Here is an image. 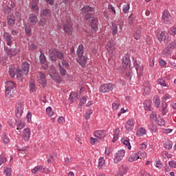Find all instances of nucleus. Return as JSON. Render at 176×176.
Returning <instances> with one entry per match:
<instances>
[{
  "label": "nucleus",
  "instance_id": "25",
  "mask_svg": "<svg viewBox=\"0 0 176 176\" xmlns=\"http://www.w3.org/2000/svg\"><path fill=\"white\" fill-rule=\"evenodd\" d=\"M40 14L42 17H52V10L47 8L43 9L41 10Z\"/></svg>",
  "mask_w": 176,
  "mask_h": 176
},
{
  "label": "nucleus",
  "instance_id": "7",
  "mask_svg": "<svg viewBox=\"0 0 176 176\" xmlns=\"http://www.w3.org/2000/svg\"><path fill=\"white\" fill-rule=\"evenodd\" d=\"M126 155V151L124 150H120L114 155V163L118 164L120 162H122L124 158V155Z\"/></svg>",
  "mask_w": 176,
  "mask_h": 176
},
{
  "label": "nucleus",
  "instance_id": "17",
  "mask_svg": "<svg viewBox=\"0 0 176 176\" xmlns=\"http://www.w3.org/2000/svg\"><path fill=\"white\" fill-rule=\"evenodd\" d=\"M38 23V16L35 14H30L28 18V24L30 27H33V25H36Z\"/></svg>",
  "mask_w": 176,
  "mask_h": 176
},
{
  "label": "nucleus",
  "instance_id": "1",
  "mask_svg": "<svg viewBox=\"0 0 176 176\" xmlns=\"http://www.w3.org/2000/svg\"><path fill=\"white\" fill-rule=\"evenodd\" d=\"M76 54L78 56L77 63L81 65V67H85L86 63H87V57L84 56L85 54V47L83 44H80L78 47Z\"/></svg>",
  "mask_w": 176,
  "mask_h": 176
},
{
  "label": "nucleus",
  "instance_id": "36",
  "mask_svg": "<svg viewBox=\"0 0 176 176\" xmlns=\"http://www.w3.org/2000/svg\"><path fill=\"white\" fill-rule=\"evenodd\" d=\"M111 31L113 36L118 34V25L115 22L111 23Z\"/></svg>",
  "mask_w": 176,
  "mask_h": 176
},
{
  "label": "nucleus",
  "instance_id": "12",
  "mask_svg": "<svg viewBox=\"0 0 176 176\" xmlns=\"http://www.w3.org/2000/svg\"><path fill=\"white\" fill-rule=\"evenodd\" d=\"M5 52L8 56V57H15V56L20 53V49L17 48H9L8 47H4Z\"/></svg>",
  "mask_w": 176,
  "mask_h": 176
},
{
  "label": "nucleus",
  "instance_id": "44",
  "mask_svg": "<svg viewBox=\"0 0 176 176\" xmlns=\"http://www.w3.org/2000/svg\"><path fill=\"white\" fill-rule=\"evenodd\" d=\"M164 145L165 149H168V151H170V149L173 148V142L168 141L166 143H164Z\"/></svg>",
  "mask_w": 176,
  "mask_h": 176
},
{
  "label": "nucleus",
  "instance_id": "31",
  "mask_svg": "<svg viewBox=\"0 0 176 176\" xmlns=\"http://www.w3.org/2000/svg\"><path fill=\"white\" fill-rule=\"evenodd\" d=\"M33 3H32V9L34 10V12H38L39 11V7L38 6V3L39 2V0H32Z\"/></svg>",
  "mask_w": 176,
  "mask_h": 176
},
{
  "label": "nucleus",
  "instance_id": "32",
  "mask_svg": "<svg viewBox=\"0 0 176 176\" xmlns=\"http://www.w3.org/2000/svg\"><path fill=\"white\" fill-rule=\"evenodd\" d=\"M121 142L127 146L128 149H131V144H130V140L128 138H124L121 139Z\"/></svg>",
  "mask_w": 176,
  "mask_h": 176
},
{
  "label": "nucleus",
  "instance_id": "47",
  "mask_svg": "<svg viewBox=\"0 0 176 176\" xmlns=\"http://www.w3.org/2000/svg\"><path fill=\"white\" fill-rule=\"evenodd\" d=\"M12 169L10 168L4 167V174H6V176H12Z\"/></svg>",
  "mask_w": 176,
  "mask_h": 176
},
{
  "label": "nucleus",
  "instance_id": "49",
  "mask_svg": "<svg viewBox=\"0 0 176 176\" xmlns=\"http://www.w3.org/2000/svg\"><path fill=\"white\" fill-rule=\"evenodd\" d=\"M134 38L136 41H138L141 38V30H136V32L134 34Z\"/></svg>",
  "mask_w": 176,
  "mask_h": 176
},
{
  "label": "nucleus",
  "instance_id": "20",
  "mask_svg": "<svg viewBox=\"0 0 176 176\" xmlns=\"http://www.w3.org/2000/svg\"><path fill=\"white\" fill-rule=\"evenodd\" d=\"M95 137L99 138V140H102L107 137V131L105 130H98L94 133Z\"/></svg>",
  "mask_w": 176,
  "mask_h": 176
},
{
  "label": "nucleus",
  "instance_id": "15",
  "mask_svg": "<svg viewBox=\"0 0 176 176\" xmlns=\"http://www.w3.org/2000/svg\"><path fill=\"white\" fill-rule=\"evenodd\" d=\"M157 38L160 42H164V43H168V34L166 32H162L161 34L157 35Z\"/></svg>",
  "mask_w": 176,
  "mask_h": 176
},
{
  "label": "nucleus",
  "instance_id": "22",
  "mask_svg": "<svg viewBox=\"0 0 176 176\" xmlns=\"http://www.w3.org/2000/svg\"><path fill=\"white\" fill-rule=\"evenodd\" d=\"M144 94H149L151 93V84L149 81H146L143 84Z\"/></svg>",
  "mask_w": 176,
  "mask_h": 176
},
{
  "label": "nucleus",
  "instance_id": "64",
  "mask_svg": "<svg viewBox=\"0 0 176 176\" xmlns=\"http://www.w3.org/2000/svg\"><path fill=\"white\" fill-rule=\"evenodd\" d=\"M158 124L160 126H164V124H166V121H164V119L160 118L158 120Z\"/></svg>",
  "mask_w": 176,
  "mask_h": 176
},
{
  "label": "nucleus",
  "instance_id": "11",
  "mask_svg": "<svg viewBox=\"0 0 176 176\" xmlns=\"http://www.w3.org/2000/svg\"><path fill=\"white\" fill-rule=\"evenodd\" d=\"M63 28L65 34L72 35L74 28H72V23L71 21H67L66 23H63Z\"/></svg>",
  "mask_w": 176,
  "mask_h": 176
},
{
  "label": "nucleus",
  "instance_id": "58",
  "mask_svg": "<svg viewBox=\"0 0 176 176\" xmlns=\"http://www.w3.org/2000/svg\"><path fill=\"white\" fill-rule=\"evenodd\" d=\"M86 97H82L80 100V104H78L79 108H80V107H82V104H86Z\"/></svg>",
  "mask_w": 176,
  "mask_h": 176
},
{
  "label": "nucleus",
  "instance_id": "23",
  "mask_svg": "<svg viewBox=\"0 0 176 176\" xmlns=\"http://www.w3.org/2000/svg\"><path fill=\"white\" fill-rule=\"evenodd\" d=\"M31 135V130L27 128L23 130V141H29Z\"/></svg>",
  "mask_w": 176,
  "mask_h": 176
},
{
  "label": "nucleus",
  "instance_id": "9",
  "mask_svg": "<svg viewBox=\"0 0 176 176\" xmlns=\"http://www.w3.org/2000/svg\"><path fill=\"white\" fill-rule=\"evenodd\" d=\"M114 87L115 85L112 83L103 84L100 87V93H109L110 91H112L113 90Z\"/></svg>",
  "mask_w": 176,
  "mask_h": 176
},
{
  "label": "nucleus",
  "instance_id": "59",
  "mask_svg": "<svg viewBox=\"0 0 176 176\" xmlns=\"http://www.w3.org/2000/svg\"><path fill=\"white\" fill-rule=\"evenodd\" d=\"M149 129L151 130V133H156V131L157 130V126L155 124H153L151 126L149 127Z\"/></svg>",
  "mask_w": 176,
  "mask_h": 176
},
{
  "label": "nucleus",
  "instance_id": "37",
  "mask_svg": "<svg viewBox=\"0 0 176 176\" xmlns=\"http://www.w3.org/2000/svg\"><path fill=\"white\" fill-rule=\"evenodd\" d=\"M158 85H160V86H162V87H170V85L167 83H166V80L163 78H159L157 80Z\"/></svg>",
  "mask_w": 176,
  "mask_h": 176
},
{
  "label": "nucleus",
  "instance_id": "24",
  "mask_svg": "<svg viewBox=\"0 0 176 176\" xmlns=\"http://www.w3.org/2000/svg\"><path fill=\"white\" fill-rule=\"evenodd\" d=\"M168 104L166 102H162L161 104V107L160 109V112H162V114L163 115V116H164L165 115H167V113H168V109H167Z\"/></svg>",
  "mask_w": 176,
  "mask_h": 176
},
{
  "label": "nucleus",
  "instance_id": "4",
  "mask_svg": "<svg viewBox=\"0 0 176 176\" xmlns=\"http://www.w3.org/2000/svg\"><path fill=\"white\" fill-rule=\"evenodd\" d=\"M85 19V20L89 21V25H91L92 30H94L95 32H97L98 31V25L97 24L98 19L94 17L93 14L90 12L86 14Z\"/></svg>",
  "mask_w": 176,
  "mask_h": 176
},
{
  "label": "nucleus",
  "instance_id": "50",
  "mask_svg": "<svg viewBox=\"0 0 176 176\" xmlns=\"http://www.w3.org/2000/svg\"><path fill=\"white\" fill-rule=\"evenodd\" d=\"M168 32L170 35L175 36L176 35V28L175 27H172V28H169Z\"/></svg>",
  "mask_w": 176,
  "mask_h": 176
},
{
  "label": "nucleus",
  "instance_id": "21",
  "mask_svg": "<svg viewBox=\"0 0 176 176\" xmlns=\"http://www.w3.org/2000/svg\"><path fill=\"white\" fill-rule=\"evenodd\" d=\"M116 45V43H115V41H113V40H111L110 41H109L106 46L107 52L109 53H113V50H115Z\"/></svg>",
  "mask_w": 176,
  "mask_h": 176
},
{
  "label": "nucleus",
  "instance_id": "42",
  "mask_svg": "<svg viewBox=\"0 0 176 176\" xmlns=\"http://www.w3.org/2000/svg\"><path fill=\"white\" fill-rule=\"evenodd\" d=\"M1 138H2V141L4 144H8L10 142L8 135L5 133H3L2 134Z\"/></svg>",
  "mask_w": 176,
  "mask_h": 176
},
{
  "label": "nucleus",
  "instance_id": "43",
  "mask_svg": "<svg viewBox=\"0 0 176 176\" xmlns=\"http://www.w3.org/2000/svg\"><path fill=\"white\" fill-rule=\"evenodd\" d=\"M53 80H54L55 82H57V83H61L63 79H61V78H60V76H58V74H55L54 76L52 77Z\"/></svg>",
  "mask_w": 176,
  "mask_h": 176
},
{
  "label": "nucleus",
  "instance_id": "39",
  "mask_svg": "<svg viewBox=\"0 0 176 176\" xmlns=\"http://www.w3.org/2000/svg\"><path fill=\"white\" fill-rule=\"evenodd\" d=\"M21 14H22V12L21 10H16L15 12V19L18 21H21L22 18H21Z\"/></svg>",
  "mask_w": 176,
  "mask_h": 176
},
{
  "label": "nucleus",
  "instance_id": "62",
  "mask_svg": "<svg viewBox=\"0 0 176 176\" xmlns=\"http://www.w3.org/2000/svg\"><path fill=\"white\" fill-rule=\"evenodd\" d=\"M9 74H10V76H11V78H14V76H16V70L14 72V70L10 69Z\"/></svg>",
  "mask_w": 176,
  "mask_h": 176
},
{
  "label": "nucleus",
  "instance_id": "2",
  "mask_svg": "<svg viewBox=\"0 0 176 176\" xmlns=\"http://www.w3.org/2000/svg\"><path fill=\"white\" fill-rule=\"evenodd\" d=\"M28 72H30V63H28L27 61H25L22 64L21 69H16V75L17 79H19V80H23V75L28 74Z\"/></svg>",
  "mask_w": 176,
  "mask_h": 176
},
{
  "label": "nucleus",
  "instance_id": "35",
  "mask_svg": "<svg viewBox=\"0 0 176 176\" xmlns=\"http://www.w3.org/2000/svg\"><path fill=\"white\" fill-rule=\"evenodd\" d=\"M145 134H146V129H145V128H140L136 132L138 137H142L145 135Z\"/></svg>",
  "mask_w": 176,
  "mask_h": 176
},
{
  "label": "nucleus",
  "instance_id": "61",
  "mask_svg": "<svg viewBox=\"0 0 176 176\" xmlns=\"http://www.w3.org/2000/svg\"><path fill=\"white\" fill-rule=\"evenodd\" d=\"M25 126V124H24L23 122H20L17 124L16 130H21L22 129H24Z\"/></svg>",
  "mask_w": 176,
  "mask_h": 176
},
{
  "label": "nucleus",
  "instance_id": "55",
  "mask_svg": "<svg viewBox=\"0 0 176 176\" xmlns=\"http://www.w3.org/2000/svg\"><path fill=\"white\" fill-rule=\"evenodd\" d=\"M105 164V160L104 157L99 158L98 167H102Z\"/></svg>",
  "mask_w": 176,
  "mask_h": 176
},
{
  "label": "nucleus",
  "instance_id": "54",
  "mask_svg": "<svg viewBox=\"0 0 176 176\" xmlns=\"http://www.w3.org/2000/svg\"><path fill=\"white\" fill-rule=\"evenodd\" d=\"M128 23L129 25H133L134 23V18L133 17V14L128 17Z\"/></svg>",
  "mask_w": 176,
  "mask_h": 176
},
{
  "label": "nucleus",
  "instance_id": "41",
  "mask_svg": "<svg viewBox=\"0 0 176 176\" xmlns=\"http://www.w3.org/2000/svg\"><path fill=\"white\" fill-rule=\"evenodd\" d=\"M143 104L146 111H151V100H144Z\"/></svg>",
  "mask_w": 176,
  "mask_h": 176
},
{
  "label": "nucleus",
  "instance_id": "38",
  "mask_svg": "<svg viewBox=\"0 0 176 176\" xmlns=\"http://www.w3.org/2000/svg\"><path fill=\"white\" fill-rule=\"evenodd\" d=\"M153 101L156 107V108H159L160 107V97L157 96H155L153 97Z\"/></svg>",
  "mask_w": 176,
  "mask_h": 176
},
{
  "label": "nucleus",
  "instance_id": "48",
  "mask_svg": "<svg viewBox=\"0 0 176 176\" xmlns=\"http://www.w3.org/2000/svg\"><path fill=\"white\" fill-rule=\"evenodd\" d=\"M46 112L48 116H53L54 115V111H53L51 107L46 109Z\"/></svg>",
  "mask_w": 176,
  "mask_h": 176
},
{
  "label": "nucleus",
  "instance_id": "53",
  "mask_svg": "<svg viewBox=\"0 0 176 176\" xmlns=\"http://www.w3.org/2000/svg\"><path fill=\"white\" fill-rule=\"evenodd\" d=\"M38 24L41 27L46 25V19L45 17L41 18L40 21L38 22Z\"/></svg>",
  "mask_w": 176,
  "mask_h": 176
},
{
  "label": "nucleus",
  "instance_id": "51",
  "mask_svg": "<svg viewBox=\"0 0 176 176\" xmlns=\"http://www.w3.org/2000/svg\"><path fill=\"white\" fill-rule=\"evenodd\" d=\"M25 33L27 34V36H31V28L30 27V25L25 28Z\"/></svg>",
  "mask_w": 176,
  "mask_h": 176
},
{
  "label": "nucleus",
  "instance_id": "60",
  "mask_svg": "<svg viewBox=\"0 0 176 176\" xmlns=\"http://www.w3.org/2000/svg\"><path fill=\"white\" fill-rule=\"evenodd\" d=\"M3 163H6V157L3 155H0V166H2Z\"/></svg>",
  "mask_w": 176,
  "mask_h": 176
},
{
  "label": "nucleus",
  "instance_id": "30",
  "mask_svg": "<svg viewBox=\"0 0 176 176\" xmlns=\"http://www.w3.org/2000/svg\"><path fill=\"white\" fill-rule=\"evenodd\" d=\"M78 98V94L75 92H72L69 95V102L70 104H74L75 102V100Z\"/></svg>",
  "mask_w": 176,
  "mask_h": 176
},
{
  "label": "nucleus",
  "instance_id": "52",
  "mask_svg": "<svg viewBox=\"0 0 176 176\" xmlns=\"http://www.w3.org/2000/svg\"><path fill=\"white\" fill-rule=\"evenodd\" d=\"M30 90L32 93H34V91H36V87L35 86V83L31 82L30 84Z\"/></svg>",
  "mask_w": 176,
  "mask_h": 176
},
{
  "label": "nucleus",
  "instance_id": "5",
  "mask_svg": "<svg viewBox=\"0 0 176 176\" xmlns=\"http://www.w3.org/2000/svg\"><path fill=\"white\" fill-rule=\"evenodd\" d=\"M49 56L51 61H57V58L59 60L64 58V53L57 49L49 50Z\"/></svg>",
  "mask_w": 176,
  "mask_h": 176
},
{
  "label": "nucleus",
  "instance_id": "63",
  "mask_svg": "<svg viewBox=\"0 0 176 176\" xmlns=\"http://www.w3.org/2000/svg\"><path fill=\"white\" fill-rule=\"evenodd\" d=\"M62 65L63 67H65V68H68V67H69V64L68 63V61L65 60H62Z\"/></svg>",
  "mask_w": 176,
  "mask_h": 176
},
{
  "label": "nucleus",
  "instance_id": "28",
  "mask_svg": "<svg viewBox=\"0 0 176 176\" xmlns=\"http://www.w3.org/2000/svg\"><path fill=\"white\" fill-rule=\"evenodd\" d=\"M39 171H40V173H43L45 171V168H43V166H37L32 170V173L33 174H38V173H39Z\"/></svg>",
  "mask_w": 176,
  "mask_h": 176
},
{
  "label": "nucleus",
  "instance_id": "45",
  "mask_svg": "<svg viewBox=\"0 0 176 176\" xmlns=\"http://www.w3.org/2000/svg\"><path fill=\"white\" fill-rule=\"evenodd\" d=\"M58 67L60 69V75H62V76H65V75L67 74V70H65V69H64V67L61 66V64H59Z\"/></svg>",
  "mask_w": 176,
  "mask_h": 176
},
{
  "label": "nucleus",
  "instance_id": "13",
  "mask_svg": "<svg viewBox=\"0 0 176 176\" xmlns=\"http://www.w3.org/2000/svg\"><path fill=\"white\" fill-rule=\"evenodd\" d=\"M162 19L165 24H171V21H173V16H171L168 10H165L162 12Z\"/></svg>",
  "mask_w": 176,
  "mask_h": 176
},
{
  "label": "nucleus",
  "instance_id": "10",
  "mask_svg": "<svg viewBox=\"0 0 176 176\" xmlns=\"http://www.w3.org/2000/svg\"><path fill=\"white\" fill-rule=\"evenodd\" d=\"M176 47V43L171 42L164 48L163 51L164 56H170L173 50Z\"/></svg>",
  "mask_w": 176,
  "mask_h": 176
},
{
  "label": "nucleus",
  "instance_id": "57",
  "mask_svg": "<svg viewBox=\"0 0 176 176\" xmlns=\"http://www.w3.org/2000/svg\"><path fill=\"white\" fill-rule=\"evenodd\" d=\"M168 165L170 166V167H172L173 168H176V161L175 160L169 161Z\"/></svg>",
  "mask_w": 176,
  "mask_h": 176
},
{
  "label": "nucleus",
  "instance_id": "33",
  "mask_svg": "<svg viewBox=\"0 0 176 176\" xmlns=\"http://www.w3.org/2000/svg\"><path fill=\"white\" fill-rule=\"evenodd\" d=\"M119 133H120V130H119V128L116 129L113 131V138L112 140V142H116L119 139Z\"/></svg>",
  "mask_w": 176,
  "mask_h": 176
},
{
  "label": "nucleus",
  "instance_id": "16",
  "mask_svg": "<svg viewBox=\"0 0 176 176\" xmlns=\"http://www.w3.org/2000/svg\"><path fill=\"white\" fill-rule=\"evenodd\" d=\"M40 53L39 60L41 64H42L43 69L46 70L49 68V65H47V62H46V56H45V54L42 52L41 50H40Z\"/></svg>",
  "mask_w": 176,
  "mask_h": 176
},
{
  "label": "nucleus",
  "instance_id": "6",
  "mask_svg": "<svg viewBox=\"0 0 176 176\" xmlns=\"http://www.w3.org/2000/svg\"><path fill=\"white\" fill-rule=\"evenodd\" d=\"M14 87H16V85H14V82L12 81H8L7 82V85H6V97L10 98V97L13 96V93H14Z\"/></svg>",
  "mask_w": 176,
  "mask_h": 176
},
{
  "label": "nucleus",
  "instance_id": "3",
  "mask_svg": "<svg viewBox=\"0 0 176 176\" xmlns=\"http://www.w3.org/2000/svg\"><path fill=\"white\" fill-rule=\"evenodd\" d=\"M131 62L129 58H122V67L126 69V76L128 80H131V76H133V70H131Z\"/></svg>",
  "mask_w": 176,
  "mask_h": 176
},
{
  "label": "nucleus",
  "instance_id": "19",
  "mask_svg": "<svg viewBox=\"0 0 176 176\" xmlns=\"http://www.w3.org/2000/svg\"><path fill=\"white\" fill-rule=\"evenodd\" d=\"M3 38L6 42H7L8 46H11L12 43H13V38L12 37V34L9 32H4L3 35Z\"/></svg>",
  "mask_w": 176,
  "mask_h": 176
},
{
  "label": "nucleus",
  "instance_id": "8",
  "mask_svg": "<svg viewBox=\"0 0 176 176\" xmlns=\"http://www.w3.org/2000/svg\"><path fill=\"white\" fill-rule=\"evenodd\" d=\"M24 112V103L17 102L15 106V115L16 118H21Z\"/></svg>",
  "mask_w": 176,
  "mask_h": 176
},
{
  "label": "nucleus",
  "instance_id": "29",
  "mask_svg": "<svg viewBox=\"0 0 176 176\" xmlns=\"http://www.w3.org/2000/svg\"><path fill=\"white\" fill-rule=\"evenodd\" d=\"M93 10H94V8L87 6H84L82 9H81V13L82 14H86V13H89V12H93Z\"/></svg>",
  "mask_w": 176,
  "mask_h": 176
},
{
  "label": "nucleus",
  "instance_id": "34",
  "mask_svg": "<svg viewBox=\"0 0 176 176\" xmlns=\"http://www.w3.org/2000/svg\"><path fill=\"white\" fill-rule=\"evenodd\" d=\"M15 20H16V18L14 16L12 15L9 16L8 17V25H10V27H13V25H14Z\"/></svg>",
  "mask_w": 176,
  "mask_h": 176
},
{
  "label": "nucleus",
  "instance_id": "18",
  "mask_svg": "<svg viewBox=\"0 0 176 176\" xmlns=\"http://www.w3.org/2000/svg\"><path fill=\"white\" fill-rule=\"evenodd\" d=\"M38 80L40 85H42L43 87L46 86V74L45 73L39 72L38 76Z\"/></svg>",
  "mask_w": 176,
  "mask_h": 176
},
{
  "label": "nucleus",
  "instance_id": "46",
  "mask_svg": "<svg viewBox=\"0 0 176 176\" xmlns=\"http://www.w3.org/2000/svg\"><path fill=\"white\" fill-rule=\"evenodd\" d=\"M129 10H130V3L124 5L122 7V11L124 13H129Z\"/></svg>",
  "mask_w": 176,
  "mask_h": 176
},
{
  "label": "nucleus",
  "instance_id": "40",
  "mask_svg": "<svg viewBox=\"0 0 176 176\" xmlns=\"http://www.w3.org/2000/svg\"><path fill=\"white\" fill-rule=\"evenodd\" d=\"M56 157H57V154H50V157L47 159V163H53L54 160H56Z\"/></svg>",
  "mask_w": 176,
  "mask_h": 176
},
{
  "label": "nucleus",
  "instance_id": "56",
  "mask_svg": "<svg viewBox=\"0 0 176 176\" xmlns=\"http://www.w3.org/2000/svg\"><path fill=\"white\" fill-rule=\"evenodd\" d=\"M108 8L113 14H116V10H115V8L112 6V4H109Z\"/></svg>",
  "mask_w": 176,
  "mask_h": 176
},
{
  "label": "nucleus",
  "instance_id": "26",
  "mask_svg": "<svg viewBox=\"0 0 176 176\" xmlns=\"http://www.w3.org/2000/svg\"><path fill=\"white\" fill-rule=\"evenodd\" d=\"M125 129L127 131H131L134 129V121L133 120H129L125 124Z\"/></svg>",
  "mask_w": 176,
  "mask_h": 176
},
{
  "label": "nucleus",
  "instance_id": "14",
  "mask_svg": "<svg viewBox=\"0 0 176 176\" xmlns=\"http://www.w3.org/2000/svg\"><path fill=\"white\" fill-rule=\"evenodd\" d=\"M133 65L137 71L138 78H141L144 72V65H142L141 63L137 61H135L133 63Z\"/></svg>",
  "mask_w": 176,
  "mask_h": 176
},
{
  "label": "nucleus",
  "instance_id": "27",
  "mask_svg": "<svg viewBox=\"0 0 176 176\" xmlns=\"http://www.w3.org/2000/svg\"><path fill=\"white\" fill-rule=\"evenodd\" d=\"M138 159H140V153H132L129 158V162H130L131 163H132V162H135V160H138Z\"/></svg>",
  "mask_w": 176,
  "mask_h": 176
}]
</instances>
